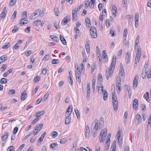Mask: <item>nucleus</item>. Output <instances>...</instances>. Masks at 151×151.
Returning <instances> with one entry per match:
<instances>
[{
  "label": "nucleus",
  "instance_id": "obj_10",
  "mask_svg": "<svg viewBox=\"0 0 151 151\" xmlns=\"http://www.w3.org/2000/svg\"><path fill=\"white\" fill-rule=\"evenodd\" d=\"M40 9H38L36 10L34 13H33L32 14V19L38 17V14L40 12Z\"/></svg>",
  "mask_w": 151,
  "mask_h": 151
},
{
  "label": "nucleus",
  "instance_id": "obj_27",
  "mask_svg": "<svg viewBox=\"0 0 151 151\" xmlns=\"http://www.w3.org/2000/svg\"><path fill=\"white\" fill-rule=\"evenodd\" d=\"M136 117L138 122V123L139 124L142 121V118L140 115L139 114H137L136 116Z\"/></svg>",
  "mask_w": 151,
  "mask_h": 151
},
{
  "label": "nucleus",
  "instance_id": "obj_12",
  "mask_svg": "<svg viewBox=\"0 0 151 151\" xmlns=\"http://www.w3.org/2000/svg\"><path fill=\"white\" fill-rule=\"evenodd\" d=\"M73 106L72 105L69 106L65 114L68 115H70L72 111Z\"/></svg>",
  "mask_w": 151,
  "mask_h": 151
},
{
  "label": "nucleus",
  "instance_id": "obj_41",
  "mask_svg": "<svg viewBox=\"0 0 151 151\" xmlns=\"http://www.w3.org/2000/svg\"><path fill=\"white\" fill-rule=\"evenodd\" d=\"M149 93L148 92L146 93V95L145 96V98L146 101L148 102H149L150 101V99L149 97Z\"/></svg>",
  "mask_w": 151,
  "mask_h": 151
},
{
  "label": "nucleus",
  "instance_id": "obj_30",
  "mask_svg": "<svg viewBox=\"0 0 151 151\" xmlns=\"http://www.w3.org/2000/svg\"><path fill=\"white\" fill-rule=\"evenodd\" d=\"M85 22L86 25L89 27L91 25L90 19L88 17L86 18L85 19Z\"/></svg>",
  "mask_w": 151,
  "mask_h": 151
},
{
  "label": "nucleus",
  "instance_id": "obj_26",
  "mask_svg": "<svg viewBox=\"0 0 151 151\" xmlns=\"http://www.w3.org/2000/svg\"><path fill=\"white\" fill-rule=\"evenodd\" d=\"M44 113L45 112L44 111H40L36 113V117H38L39 118L40 116L43 115Z\"/></svg>",
  "mask_w": 151,
  "mask_h": 151
},
{
  "label": "nucleus",
  "instance_id": "obj_23",
  "mask_svg": "<svg viewBox=\"0 0 151 151\" xmlns=\"http://www.w3.org/2000/svg\"><path fill=\"white\" fill-rule=\"evenodd\" d=\"M130 54L129 52H127L126 56L125 57L126 62L128 63H129L130 60Z\"/></svg>",
  "mask_w": 151,
  "mask_h": 151
},
{
  "label": "nucleus",
  "instance_id": "obj_16",
  "mask_svg": "<svg viewBox=\"0 0 151 151\" xmlns=\"http://www.w3.org/2000/svg\"><path fill=\"white\" fill-rule=\"evenodd\" d=\"M138 106V100L137 99H134L133 101V109H136Z\"/></svg>",
  "mask_w": 151,
  "mask_h": 151
},
{
  "label": "nucleus",
  "instance_id": "obj_24",
  "mask_svg": "<svg viewBox=\"0 0 151 151\" xmlns=\"http://www.w3.org/2000/svg\"><path fill=\"white\" fill-rule=\"evenodd\" d=\"M77 12L76 10H73L72 13V18H73V21L75 20V17L77 15Z\"/></svg>",
  "mask_w": 151,
  "mask_h": 151
},
{
  "label": "nucleus",
  "instance_id": "obj_40",
  "mask_svg": "<svg viewBox=\"0 0 151 151\" xmlns=\"http://www.w3.org/2000/svg\"><path fill=\"white\" fill-rule=\"evenodd\" d=\"M112 10L115 12V13H113V14L114 15V16L115 17L116 15V14L117 13V8L115 6H113Z\"/></svg>",
  "mask_w": 151,
  "mask_h": 151
},
{
  "label": "nucleus",
  "instance_id": "obj_13",
  "mask_svg": "<svg viewBox=\"0 0 151 151\" xmlns=\"http://www.w3.org/2000/svg\"><path fill=\"white\" fill-rule=\"evenodd\" d=\"M70 115H68L67 114H65V124L66 125L68 124L70 122Z\"/></svg>",
  "mask_w": 151,
  "mask_h": 151
},
{
  "label": "nucleus",
  "instance_id": "obj_32",
  "mask_svg": "<svg viewBox=\"0 0 151 151\" xmlns=\"http://www.w3.org/2000/svg\"><path fill=\"white\" fill-rule=\"evenodd\" d=\"M53 35H51L50 36V37L54 41L58 42L59 41V39L58 38V37L57 36L54 37H53Z\"/></svg>",
  "mask_w": 151,
  "mask_h": 151
},
{
  "label": "nucleus",
  "instance_id": "obj_31",
  "mask_svg": "<svg viewBox=\"0 0 151 151\" xmlns=\"http://www.w3.org/2000/svg\"><path fill=\"white\" fill-rule=\"evenodd\" d=\"M6 11L5 10V9H4L0 14V17L1 18H4L6 15Z\"/></svg>",
  "mask_w": 151,
  "mask_h": 151
},
{
  "label": "nucleus",
  "instance_id": "obj_28",
  "mask_svg": "<svg viewBox=\"0 0 151 151\" xmlns=\"http://www.w3.org/2000/svg\"><path fill=\"white\" fill-rule=\"evenodd\" d=\"M102 56L103 59H106L105 61H107V57L106 51L103 50L102 52Z\"/></svg>",
  "mask_w": 151,
  "mask_h": 151
},
{
  "label": "nucleus",
  "instance_id": "obj_59",
  "mask_svg": "<svg viewBox=\"0 0 151 151\" xmlns=\"http://www.w3.org/2000/svg\"><path fill=\"white\" fill-rule=\"evenodd\" d=\"M60 94H58L56 99V101H57V103H58L60 100Z\"/></svg>",
  "mask_w": 151,
  "mask_h": 151
},
{
  "label": "nucleus",
  "instance_id": "obj_54",
  "mask_svg": "<svg viewBox=\"0 0 151 151\" xmlns=\"http://www.w3.org/2000/svg\"><path fill=\"white\" fill-rule=\"evenodd\" d=\"M20 45L18 43H17L15 46H14L13 47V49L17 50L18 49Z\"/></svg>",
  "mask_w": 151,
  "mask_h": 151
},
{
  "label": "nucleus",
  "instance_id": "obj_61",
  "mask_svg": "<svg viewBox=\"0 0 151 151\" xmlns=\"http://www.w3.org/2000/svg\"><path fill=\"white\" fill-rule=\"evenodd\" d=\"M7 66L6 65H3L1 67V69L2 72H4Z\"/></svg>",
  "mask_w": 151,
  "mask_h": 151
},
{
  "label": "nucleus",
  "instance_id": "obj_38",
  "mask_svg": "<svg viewBox=\"0 0 151 151\" xmlns=\"http://www.w3.org/2000/svg\"><path fill=\"white\" fill-rule=\"evenodd\" d=\"M95 82H96V80L95 79H93L92 80V88L93 89V90L94 91L95 90Z\"/></svg>",
  "mask_w": 151,
  "mask_h": 151
},
{
  "label": "nucleus",
  "instance_id": "obj_15",
  "mask_svg": "<svg viewBox=\"0 0 151 151\" xmlns=\"http://www.w3.org/2000/svg\"><path fill=\"white\" fill-rule=\"evenodd\" d=\"M147 75V70L146 68H144L142 70V76L143 79L146 78Z\"/></svg>",
  "mask_w": 151,
  "mask_h": 151
},
{
  "label": "nucleus",
  "instance_id": "obj_52",
  "mask_svg": "<svg viewBox=\"0 0 151 151\" xmlns=\"http://www.w3.org/2000/svg\"><path fill=\"white\" fill-rule=\"evenodd\" d=\"M17 14V12L15 10L14 11V12L13 14L12 15V17H11V19H13L12 20V21H13L14 19L16 17Z\"/></svg>",
  "mask_w": 151,
  "mask_h": 151
},
{
  "label": "nucleus",
  "instance_id": "obj_11",
  "mask_svg": "<svg viewBox=\"0 0 151 151\" xmlns=\"http://www.w3.org/2000/svg\"><path fill=\"white\" fill-rule=\"evenodd\" d=\"M116 58L115 55L113 56L112 60L111 63L110 67H112L113 68H114L116 62Z\"/></svg>",
  "mask_w": 151,
  "mask_h": 151
},
{
  "label": "nucleus",
  "instance_id": "obj_56",
  "mask_svg": "<svg viewBox=\"0 0 151 151\" xmlns=\"http://www.w3.org/2000/svg\"><path fill=\"white\" fill-rule=\"evenodd\" d=\"M98 130L96 129H93V136L95 137H96L97 134V132Z\"/></svg>",
  "mask_w": 151,
  "mask_h": 151
},
{
  "label": "nucleus",
  "instance_id": "obj_18",
  "mask_svg": "<svg viewBox=\"0 0 151 151\" xmlns=\"http://www.w3.org/2000/svg\"><path fill=\"white\" fill-rule=\"evenodd\" d=\"M27 96V94L25 91L22 93L21 100L24 101L26 99Z\"/></svg>",
  "mask_w": 151,
  "mask_h": 151
},
{
  "label": "nucleus",
  "instance_id": "obj_34",
  "mask_svg": "<svg viewBox=\"0 0 151 151\" xmlns=\"http://www.w3.org/2000/svg\"><path fill=\"white\" fill-rule=\"evenodd\" d=\"M60 61L59 60L57 59H53L52 61V63L53 64H56L59 63Z\"/></svg>",
  "mask_w": 151,
  "mask_h": 151
},
{
  "label": "nucleus",
  "instance_id": "obj_25",
  "mask_svg": "<svg viewBox=\"0 0 151 151\" xmlns=\"http://www.w3.org/2000/svg\"><path fill=\"white\" fill-rule=\"evenodd\" d=\"M108 93L107 91L105 90L103 93V99L104 101L106 100L108 97Z\"/></svg>",
  "mask_w": 151,
  "mask_h": 151
},
{
  "label": "nucleus",
  "instance_id": "obj_48",
  "mask_svg": "<svg viewBox=\"0 0 151 151\" xmlns=\"http://www.w3.org/2000/svg\"><path fill=\"white\" fill-rule=\"evenodd\" d=\"M95 2V1L94 0H91L90 3H91L90 4V7L91 8H93L94 6V4Z\"/></svg>",
  "mask_w": 151,
  "mask_h": 151
},
{
  "label": "nucleus",
  "instance_id": "obj_47",
  "mask_svg": "<svg viewBox=\"0 0 151 151\" xmlns=\"http://www.w3.org/2000/svg\"><path fill=\"white\" fill-rule=\"evenodd\" d=\"M74 111L77 118H79L80 117V114L78 110L77 109H75Z\"/></svg>",
  "mask_w": 151,
  "mask_h": 151
},
{
  "label": "nucleus",
  "instance_id": "obj_8",
  "mask_svg": "<svg viewBox=\"0 0 151 151\" xmlns=\"http://www.w3.org/2000/svg\"><path fill=\"white\" fill-rule=\"evenodd\" d=\"M70 21V17L68 16L64 18L62 22V24L63 25H66Z\"/></svg>",
  "mask_w": 151,
  "mask_h": 151
},
{
  "label": "nucleus",
  "instance_id": "obj_35",
  "mask_svg": "<svg viewBox=\"0 0 151 151\" xmlns=\"http://www.w3.org/2000/svg\"><path fill=\"white\" fill-rule=\"evenodd\" d=\"M40 119V118L38 117H36L32 122L31 124H34L37 121H38Z\"/></svg>",
  "mask_w": 151,
  "mask_h": 151
},
{
  "label": "nucleus",
  "instance_id": "obj_5",
  "mask_svg": "<svg viewBox=\"0 0 151 151\" xmlns=\"http://www.w3.org/2000/svg\"><path fill=\"white\" fill-rule=\"evenodd\" d=\"M79 68H77V70H76L75 71V74L76 77V80L79 83H80L81 82V73L80 70H78Z\"/></svg>",
  "mask_w": 151,
  "mask_h": 151
},
{
  "label": "nucleus",
  "instance_id": "obj_60",
  "mask_svg": "<svg viewBox=\"0 0 151 151\" xmlns=\"http://www.w3.org/2000/svg\"><path fill=\"white\" fill-rule=\"evenodd\" d=\"M18 130V128L17 127H15L14 129V130L13 131V134H16Z\"/></svg>",
  "mask_w": 151,
  "mask_h": 151
},
{
  "label": "nucleus",
  "instance_id": "obj_46",
  "mask_svg": "<svg viewBox=\"0 0 151 151\" xmlns=\"http://www.w3.org/2000/svg\"><path fill=\"white\" fill-rule=\"evenodd\" d=\"M139 76L137 75H136L133 80V82L137 83H138V81L139 80Z\"/></svg>",
  "mask_w": 151,
  "mask_h": 151
},
{
  "label": "nucleus",
  "instance_id": "obj_17",
  "mask_svg": "<svg viewBox=\"0 0 151 151\" xmlns=\"http://www.w3.org/2000/svg\"><path fill=\"white\" fill-rule=\"evenodd\" d=\"M7 59V57L5 55L2 56L0 58V64L3 63Z\"/></svg>",
  "mask_w": 151,
  "mask_h": 151
},
{
  "label": "nucleus",
  "instance_id": "obj_1",
  "mask_svg": "<svg viewBox=\"0 0 151 151\" xmlns=\"http://www.w3.org/2000/svg\"><path fill=\"white\" fill-rule=\"evenodd\" d=\"M107 129L106 128L103 129L101 130L99 138L100 142H102L104 140L105 137L107 135Z\"/></svg>",
  "mask_w": 151,
  "mask_h": 151
},
{
  "label": "nucleus",
  "instance_id": "obj_29",
  "mask_svg": "<svg viewBox=\"0 0 151 151\" xmlns=\"http://www.w3.org/2000/svg\"><path fill=\"white\" fill-rule=\"evenodd\" d=\"M12 69H10L9 70L7 71L6 73H4L3 75L4 77H7V76L9 74L11 73L12 72Z\"/></svg>",
  "mask_w": 151,
  "mask_h": 151
},
{
  "label": "nucleus",
  "instance_id": "obj_62",
  "mask_svg": "<svg viewBox=\"0 0 151 151\" xmlns=\"http://www.w3.org/2000/svg\"><path fill=\"white\" fill-rule=\"evenodd\" d=\"M54 12L55 14L57 16H58L59 14V12H58L57 8H55L54 9Z\"/></svg>",
  "mask_w": 151,
  "mask_h": 151
},
{
  "label": "nucleus",
  "instance_id": "obj_64",
  "mask_svg": "<svg viewBox=\"0 0 151 151\" xmlns=\"http://www.w3.org/2000/svg\"><path fill=\"white\" fill-rule=\"evenodd\" d=\"M110 33L111 35V36L112 37H114L115 36V35L114 34V31L112 30H110Z\"/></svg>",
  "mask_w": 151,
  "mask_h": 151
},
{
  "label": "nucleus",
  "instance_id": "obj_21",
  "mask_svg": "<svg viewBox=\"0 0 151 151\" xmlns=\"http://www.w3.org/2000/svg\"><path fill=\"white\" fill-rule=\"evenodd\" d=\"M9 136V133L5 132L4 134L2 137L1 139L3 141H5Z\"/></svg>",
  "mask_w": 151,
  "mask_h": 151
},
{
  "label": "nucleus",
  "instance_id": "obj_7",
  "mask_svg": "<svg viewBox=\"0 0 151 151\" xmlns=\"http://www.w3.org/2000/svg\"><path fill=\"white\" fill-rule=\"evenodd\" d=\"M114 68H113L112 67H110L109 69V71L108 72L107 70L106 73V78L107 80L110 77L113 72V70Z\"/></svg>",
  "mask_w": 151,
  "mask_h": 151
},
{
  "label": "nucleus",
  "instance_id": "obj_51",
  "mask_svg": "<svg viewBox=\"0 0 151 151\" xmlns=\"http://www.w3.org/2000/svg\"><path fill=\"white\" fill-rule=\"evenodd\" d=\"M15 91L14 89L9 90V91L8 93L9 95H13L15 93Z\"/></svg>",
  "mask_w": 151,
  "mask_h": 151
},
{
  "label": "nucleus",
  "instance_id": "obj_14",
  "mask_svg": "<svg viewBox=\"0 0 151 151\" xmlns=\"http://www.w3.org/2000/svg\"><path fill=\"white\" fill-rule=\"evenodd\" d=\"M112 103H116V102H117V99L116 95V93L115 92H113L112 93Z\"/></svg>",
  "mask_w": 151,
  "mask_h": 151
},
{
  "label": "nucleus",
  "instance_id": "obj_58",
  "mask_svg": "<svg viewBox=\"0 0 151 151\" xmlns=\"http://www.w3.org/2000/svg\"><path fill=\"white\" fill-rule=\"evenodd\" d=\"M136 55L139 56L141 57V50L140 49L138 48L137 50Z\"/></svg>",
  "mask_w": 151,
  "mask_h": 151
},
{
  "label": "nucleus",
  "instance_id": "obj_45",
  "mask_svg": "<svg viewBox=\"0 0 151 151\" xmlns=\"http://www.w3.org/2000/svg\"><path fill=\"white\" fill-rule=\"evenodd\" d=\"M66 141L67 139L65 138H64L60 140V142L61 144H64L66 142Z\"/></svg>",
  "mask_w": 151,
  "mask_h": 151
},
{
  "label": "nucleus",
  "instance_id": "obj_42",
  "mask_svg": "<svg viewBox=\"0 0 151 151\" xmlns=\"http://www.w3.org/2000/svg\"><path fill=\"white\" fill-rule=\"evenodd\" d=\"M50 58V55H45L42 59L43 60H48Z\"/></svg>",
  "mask_w": 151,
  "mask_h": 151
},
{
  "label": "nucleus",
  "instance_id": "obj_44",
  "mask_svg": "<svg viewBox=\"0 0 151 151\" xmlns=\"http://www.w3.org/2000/svg\"><path fill=\"white\" fill-rule=\"evenodd\" d=\"M16 2V0H11L10 2V5L11 6L14 5Z\"/></svg>",
  "mask_w": 151,
  "mask_h": 151
},
{
  "label": "nucleus",
  "instance_id": "obj_63",
  "mask_svg": "<svg viewBox=\"0 0 151 151\" xmlns=\"http://www.w3.org/2000/svg\"><path fill=\"white\" fill-rule=\"evenodd\" d=\"M47 71V68H44L42 70V73L43 75H45Z\"/></svg>",
  "mask_w": 151,
  "mask_h": 151
},
{
  "label": "nucleus",
  "instance_id": "obj_2",
  "mask_svg": "<svg viewBox=\"0 0 151 151\" xmlns=\"http://www.w3.org/2000/svg\"><path fill=\"white\" fill-rule=\"evenodd\" d=\"M90 33L91 37L93 38H95L97 37L96 29L94 27L92 26L91 27Z\"/></svg>",
  "mask_w": 151,
  "mask_h": 151
},
{
  "label": "nucleus",
  "instance_id": "obj_49",
  "mask_svg": "<svg viewBox=\"0 0 151 151\" xmlns=\"http://www.w3.org/2000/svg\"><path fill=\"white\" fill-rule=\"evenodd\" d=\"M106 25L107 28L109 27L110 25V20L109 19H106Z\"/></svg>",
  "mask_w": 151,
  "mask_h": 151
},
{
  "label": "nucleus",
  "instance_id": "obj_53",
  "mask_svg": "<svg viewBox=\"0 0 151 151\" xmlns=\"http://www.w3.org/2000/svg\"><path fill=\"white\" fill-rule=\"evenodd\" d=\"M24 146L25 145L24 144H22L19 147L17 151H21L24 147Z\"/></svg>",
  "mask_w": 151,
  "mask_h": 151
},
{
  "label": "nucleus",
  "instance_id": "obj_36",
  "mask_svg": "<svg viewBox=\"0 0 151 151\" xmlns=\"http://www.w3.org/2000/svg\"><path fill=\"white\" fill-rule=\"evenodd\" d=\"M7 81V80L5 78H2L0 81V83L2 84H4L6 83Z\"/></svg>",
  "mask_w": 151,
  "mask_h": 151
},
{
  "label": "nucleus",
  "instance_id": "obj_50",
  "mask_svg": "<svg viewBox=\"0 0 151 151\" xmlns=\"http://www.w3.org/2000/svg\"><path fill=\"white\" fill-rule=\"evenodd\" d=\"M19 29V27L16 26L14 27V28L12 30V32L14 33L17 32Z\"/></svg>",
  "mask_w": 151,
  "mask_h": 151
},
{
  "label": "nucleus",
  "instance_id": "obj_4",
  "mask_svg": "<svg viewBox=\"0 0 151 151\" xmlns=\"http://www.w3.org/2000/svg\"><path fill=\"white\" fill-rule=\"evenodd\" d=\"M43 124H38L37 126H36L34 130L36 131L35 132L34 130H33V135H36L37 134V133L40 130L42 129V127H43Z\"/></svg>",
  "mask_w": 151,
  "mask_h": 151
},
{
  "label": "nucleus",
  "instance_id": "obj_39",
  "mask_svg": "<svg viewBox=\"0 0 151 151\" xmlns=\"http://www.w3.org/2000/svg\"><path fill=\"white\" fill-rule=\"evenodd\" d=\"M139 35H137L136 37V40H135V46L136 47L137 45L138 44V43H139Z\"/></svg>",
  "mask_w": 151,
  "mask_h": 151
},
{
  "label": "nucleus",
  "instance_id": "obj_22",
  "mask_svg": "<svg viewBox=\"0 0 151 151\" xmlns=\"http://www.w3.org/2000/svg\"><path fill=\"white\" fill-rule=\"evenodd\" d=\"M119 73L121 75L120 77H122V78L123 79V81H124V69H120Z\"/></svg>",
  "mask_w": 151,
  "mask_h": 151
},
{
  "label": "nucleus",
  "instance_id": "obj_9",
  "mask_svg": "<svg viewBox=\"0 0 151 151\" xmlns=\"http://www.w3.org/2000/svg\"><path fill=\"white\" fill-rule=\"evenodd\" d=\"M89 41L88 40L86 41V43L85 45V47L86 48L87 54L90 53V47L89 45Z\"/></svg>",
  "mask_w": 151,
  "mask_h": 151
},
{
  "label": "nucleus",
  "instance_id": "obj_19",
  "mask_svg": "<svg viewBox=\"0 0 151 151\" xmlns=\"http://www.w3.org/2000/svg\"><path fill=\"white\" fill-rule=\"evenodd\" d=\"M85 133H86V137L89 136L90 134V130L89 127L88 126H86L85 127Z\"/></svg>",
  "mask_w": 151,
  "mask_h": 151
},
{
  "label": "nucleus",
  "instance_id": "obj_20",
  "mask_svg": "<svg viewBox=\"0 0 151 151\" xmlns=\"http://www.w3.org/2000/svg\"><path fill=\"white\" fill-rule=\"evenodd\" d=\"M27 18H26V17H24L23 18H22L20 21L19 23L22 24H23V25L27 23Z\"/></svg>",
  "mask_w": 151,
  "mask_h": 151
},
{
  "label": "nucleus",
  "instance_id": "obj_3",
  "mask_svg": "<svg viewBox=\"0 0 151 151\" xmlns=\"http://www.w3.org/2000/svg\"><path fill=\"white\" fill-rule=\"evenodd\" d=\"M94 124V127L93 128V129L98 130H100L101 129V126L100 123H98V120L97 119H95L93 121V125Z\"/></svg>",
  "mask_w": 151,
  "mask_h": 151
},
{
  "label": "nucleus",
  "instance_id": "obj_43",
  "mask_svg": "<svg viewBox=\"0 0 151 151\" xmlns=\"http://www.w3.org/2000/svg\"><path fill=\"white\" fill-rule=\"evenodd\" d=\"M14 147L13 146H11L9 147L7 149V151H14Z\"/></svg>",
  "mask_w": 151,
  "mask_h": 151
},
{
  "label": "nucleus",
  "instance_id": "obj_37",
  "mask_svg": "<svg viewBox=\"0 0 151 151\" xmlns=\"http://www.w3.org/2000/svg\"><path fill=\"white\" fill-rule=\"evenodd\" d=\"M96 67V65L94 63H93L91 65V73H92L95 70Z\"/></svg>",
  "mask_w": 151,
  "mask_h": 151
},
{
  "label": "nucleus",
  "instance_id": "obj_57",
  "mask_svg": "<svg viewBox=\"0 0 151 151\" xmlns=\"http://www.w3.org/2000/svg\"><path fill=\"white\" fill-rule=\"evenodd\" d=\"M41 22V20H38L37 21H35L34 22V24L36 25H38L40 24V22Z\"/></svg>",
  "mask_w": 151,
  "mask_h": 151
},
{
  "label": "nucleus",
  "instance_id": "obj_55",
  "mask_svg": "<svg viewBox=\"0 0 151 151\" xmlns=\"http://www.w3.org/2000/svg\"><path fill=\"white\" fill-rule=\"evenodd\" d=\"M58 133L56 131H54L53 132V134L52 135V137L55 138L57 136Z\"/></svg>",
  "mask_w": 151,
  "mask_h": 151
},
{
  "label": "nucleus",
  "instance_id": "obj_33",
  "mask_svg": "<svg viewBox=\"0 0 151 151\" xmlns=\"http://www.w3.org/2000/svg\"><path fill=\"white\" fill-rule=\"evenodd\" d=\"M113 105L114 110L116 111L118 108V102H116V103H113Z\"/></svg>",
  "mask_w": 151,
  "mask_h": 151
},
{
  "label": "nucleus",
  "instance_id": "obj_6",
  "mask_svg": "<svg viewBox=\"0 0 151 151\" xmlns=\"http://www.w3.org/2000/svg\"><path fill=\"white\" fill-rule=\"evenodd\" d=\"M122 80H123V79L122 77H120L119 78L117 77L116 79V86L118 88L119 91H121V81Z\"/></svg>",
  "mask_w": 151,
  "mask_h": 151
}]
</instances>
